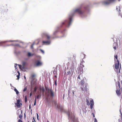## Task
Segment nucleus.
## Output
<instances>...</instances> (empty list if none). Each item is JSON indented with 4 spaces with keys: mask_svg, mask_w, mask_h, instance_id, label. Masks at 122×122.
<instances>
[{
    "mask_svg": "<svg viewBox=\"0 0 122 122\" xmlns=\"http://www.w3.org/2000/svg\"><path fill=\"white\" fill-rule=\"evenodd\" d=\"M33 55V54H31L30 52H29L27 53V56L28 57H29L31 56H32Z\"/></svg>",
    "mask_w": 122,
    "mask_h": 122,
    "instance_id": "19",
    "label": "nucleus"
},
{
    "mask_svg": "<svg viewBox=\"0 0 122 122\" xmlns=\"http://www.w3.org/2000/svg\"><path fill=\"white\" fill-rule=\"evenodd\" d=\"M46 100L47 101H48V97L46 98Z\"/></svg>",
    "mask_w": 122,
    "mask_h": 122,
    "instance_id": "50",
    "label": "nucleus"
},
{
    "mask_svg": "<svg viewBox=\"0 0 122 122\" xmlns=\"http://www.w3.org/2000/svg\"><path fill=\"white\" fill-rule=\"evenodd\" d=\"M33 119H34V120L35 121V119H34V118H33Z\"/></svg>",
    "mask_w": 122,
    "mask_h": 122,
    "instance_id": "59",
    "label": "nucleus"
},
{
    "mask_svg": "<svg viewBox=\"0 0 122 122\" xmlns=\"http://www.w3.org/2000/svg\"><path fill=\"white\" fill-rule=\"evenodd\" d=\"M115 0H106V1L103 2V3L104 4L108 5L111 2L114 1Z\"/></svg>",
    "mask_w": 122,
    "mask_h": 122,
    "instance_id": "5",
    "label": "nucleus"
},
{
    "mask_svg": "<svg viewBox=\"0 0 122 122\" xmlns=\"http://www.w3.org/2000/svg\"><path fill=\"white\" fill-rule=\"evenodd\" d=\"M75 12H76L78 13L79 14H81L83 13L82 11H81V9L80 8L76 9L75 10Z\"/></svg>",
    "mask_w": 122,
    "mask_h": 122,
    "instance_id": "8",
    "label": "nucleus"
},
{
    "mask_svg": "<svg viewBox=\"0 0 122 122\" xmlns=\"http://www.w3.org/2000/svg\"><path fill=\"white\" fill-rule=\"evenodd\" d=\"M121 83H122V80L121 81Z\"/></svg>",
    "mask_w": 122,
    "mask_h": 122,
    "instance_id": "60",
    "label": "nucleus"
},
{
    "mask_svg": "<svg viewBox=\"0 0 122 122\" xmlns=\"http://www.w3.org/2000/svg\"><path fill=\"white\" fill-rule=\"evenodd\" d=\"M20 99H18L17 100V103H18L19 104H20L21 105H22V104L21 103H20Z\"/></svg>",
    "mask_w": 122,
    "mask_h": 122,
    "instance_id": "22",
    "label": "nucleus"
},
{
    "mask_svg": "<svg viewBox=\"0 0 122 122\" xmlns=\"http://www.w3.org/2000/svg\"><path fill=\"white\" fill-rule=\"evenodd\" d=\"M24 78L25 79H26V77L25 76H24Z\"/></svg>",
    "mask_w": 122,
    "mask_h": 122,
    "instance_id": "57",
    "label": "nucleus"
},
{
    "mask_svg": "<svg viewBox=\"0 0 122 122\" xmlns=\"http://www.w3.org/2000/svg\"><path fill=\"white\" fill-rule=\"evenodd\" d=\"M84 62H84V61H83V60H82V61L81 62V63L83 64V63H84Z\"/></svg>",
    "mask_w": 122,
    "mask_h": 122,
    "instance_id": "41",
    "label": "nucleus"
},
{
    "mask_svg": "<svg viewBox=\"0 0 122 122\" xmlns=\"http://www.w3.org/2000/svg\"><path fill=\"white\" fill-rule=\"evenodd\" d=\"M116 93H117V95L118 96H119L121 94V91L120 90H117L116 91Z\"/></svg>",
    "mask_w": 122,
    "mask_h": 122,
    "instance_id": "13",
    "label": "nucleus"
},
{
    "mask_svg": "<svg viewBox=\"0 0 122 122\" xmlns=\"http://www.w3.org/2000/svg\"><path fill=\"white\" fill-rule=\"evenodd\" d=\"M120 69H121V67H120V68L119 69V73H120Z\"/></svg>",
    "mask_w": 122,
    "mask_h": 122,
    "instance_id": "49",
    "label": "nucleus"
},
{
    "mask_svg": "<svg viewBox=\"0 0 122 122\" xmlns=\"http://www.w3.org/2000/svg\"><path fill=\"white\" fill-rule=\"evenodd\" d=\"M18 74H20L19 71H18Z\"/></svg>",
    "mask_w": 122,
    "mask_h": 122,
    "instance_id": "56",
    "label": "nucleus"
},
{
    "mask_svg": "<svg viewBox=\"0 0 122 122\" xmlns=\"http://www.w3.org/2000/svg\"><path fill=\"white\" fill-rule=\"evenodd\" d=\"M37 87L36 86L35 87L34 89V92H36L37 89Z\"/></svg>",
    "mask_w": 122,
    "mask_h": 122,
    "instance_id": "27",
    "label": "nucleus"
},
{
    "mask_svg": "<svg viewBox=\"0 0 122 122\" xmlns=\"http://www.w3.org/2000/svg\"><path fill=\"white\" fill-rule=\"evenodd\" d=\"M84 57H85V55H84Z\"/></svg>",
    "mask_w": 122,
    "mask_h": 122,
    "instance_id": "58",
    "label": "nucleus"
},
{
    "mask_svg": "<svg viewBox=\"0 0 122 122\" xmlns=\"http://www.w3.org/2000/svg\"><path fill=\"white\" fill-rule=\"evenodd\" d=\"M34 44H35V43L34 42L33 43V44L31 45V48H33V46L34 45Z\"/></svg>",
    "mask_w": 122,
    "mask_h": 122,
    "instance_id": "34",
    "label": "nucleus"
},
{
    "mask_svg": "<svg viewBox=\"0 0 122 122\" xmlns=\"http://www.w3.org/2000/svg\"><path fill=\"white\" fill-rule=\"evenodd\" d=\"M26 89H27L26 87L24 88V90H23V92H24L25 91H26Z\"/></svg>",
    "mask_w": 122,
    "mask_h": 122,
    "instance_id": "29",
    "label": "nucleus"
},
{
    "mask_svg": "<svg viewBox=\"0 0 122 122\" xmlns=\"http://www.w3.org/2000/svg\"><path fill=\"white\" fill-rule=\"evenodd\" d=\"M15 105H16L18 107H20V106L21 105L20 104H19L17 103H15Z\"/></svg>",
    "mask_w": 122,
    "mask_h": 122,
    "instance_id": "18",
    "label": "nucleus"
},
{
    "mask_svg": "<svg viewBox=\"0 0 122 122\" xmlns=\"http://www.w3.org/2000/svg\"><path fill=\"white\" fill-rule=\"evenodd\" d=\"M72 19V17L71 16L69 18V20L65 21L64 22L62 23V24L64 25L65 24L66 26H70L71 22Z\"/></svg>",
    "mask_w": 122,
    "mask_h": 122,
    "instance_id": "1",
    "label": "nucleus"
},
{
    "mask_svg": "<svg viewBox=\"0 0 122 122\" xmlns=\"http://www.w3.org/2000/svg\"><path fill=\"white\" fill-rule=\"evenodd\" d=\"M53 102L54 104H57V101L56 102L55 101H53Z\"/></svg>",
    "mask_w": 122,
    "mask_h": 122,
    "instance_id": "33",
    "label": "nucleus"
},
{
    "mask_svg": "<svg viewBox=\"0 0 122 122\" xmlns=\"http://www.w3.org/2000/svg\"><path fill=\"white\" fill-rule=\"evenodd\" d=\"M42 43L44 44H46L47 45L49 44L50 43V41H42Z\"/></svg>",
    "mask_w": 122,
    "mask_h": 122,
    "instance_id": "14",
    "label": "nucleus"
},
{
    "mask_svg": "<svg viewBox=\"0 0 122 122\" xmlns=\"http://www.w3.org/2000/svg\"><path fill=\"white\" fill-rule=\"evenodd\" d=\"M94 122H97V121L96 118H95Z\"/></svg>",
    "mask_w": 122,
    "mask_h": 122,
    "instance_id": "40",
    "label": "nucleus"
},
{
    "mask_svg": "<svg viewBox=\"0 0 122 122\" xmlns=\"http://www.w3.org/2000/svg\"><path fill=\"white\" fill-rule=\"evenodd\" d=\"M19 68H21L20 66H21L20 65H19Z\"/></svg>",
    "mask_w": 122,
    "mask_h": 122,
    "instance_id": "52",
    "label": "nucleus"
},
{
    "mask_svg": "<svg viewBox=\"0 0 122 122\" xmlns=\"http://www.w3.org/2000/svg\"><path fill=\"white\" fill-rule=\"evenodd\" d=\"M18 122H22V121L21 119H19L18 120Z\"/></svg>",
    "mask_w": 122,
    "mask_h": 122,
    "instance_id": "39",
    "label": "nucleus"
},
{
    "mask_svg": "<svg viewBox=\"0 0 122 122\" xmlns=\"http://www.w3.org/2000/svg\"><path fill=\"white\" fill-rule=\"evenodd\" d=\"M36 114H37V119L38 120V114L37 113Z\"/></svg>",
    "mask_w": 122,
    "mask_h": 122,
    "instance_id": "44",
    "label": "nucleus"
},
{
    "mask_svg": "<svg viewBox=\"0 0 122 122\" xmlns=\"http://www.w3.org/2000/svg\"><path fill=\"white\" fill-rule=\"evenodd\" d=\"M68 116L69 118H70L73 122H78L77 119H76L74 115L71 116L70 115L68 114Z\"/></svg>",
    "mask_w": 122,
    "mask_h": 122,
    "instance_id": "3",
    "label": "nucleus"
},
{
    "mask_svg": "<svg viewBox=\"0 0 122 122\" xmlns=\"http://www.w3.org/2000/svg\"><path fill=\"white\" fill-rule=\"evenodd\" d=\"M79 66L83 67H84V66L83 65V64L81 63L80 64V65Z\"/></svg>",
    "mask_w": 122,
    "mask_h": 122,
    "instance_id": "23",
    "label": "nucleus"
},
{
    "mask_svg": "<svg viewBox=\"0 0 122 122\" xmlns=\"http://www.w3.org/2000/svg\"><path fill=\"white\" fill-rule=\"evenodd\" d=\"M117 84L118 85V86H119V87L120 88V83L119 82H118L116 84Z\"/></svg>",
    "mask_w": 122,
    "mask_h": 122,
    "instance_id": "28",
    "label": "nucleus"
},
{
    "mask_svg": "<svg viewBox=\"0 0 122 122\" xmlns=\"http://www.w3.org/2000/svg\"><path fill=\"white\" fill-rule=\"evenodd\" d=\"M41 51L43 53H44V51L43 50H41Z\"/></svg>",
    "mask_w": 122,
    "mask_h": 122,
    "instance_id": "46",
    "label": "nucleus"
},
{
    "mask_svg": "<svg viewBox=\"0 0 122 122\" xmlns=\"http://www.w3.org/2000/svg\"><path fill=\"white\" fill-rule=\"evenodd\" d=\"M119 62L118 60H117V62L115 63V68L116 69L115 71L116 72H118L119 68Z\"/></svg>",
    "mask_w": 122,
    "mask_h": 122,
    "instance_id": "2",
    "label": "nucleus"
},
{
    "mask_svg": "<svg viewBox=\"0 0 122 122\" xmlns=\"http://www.w3.org/2000/svg\"><path fill=\"white\" fill-rule=\"evenodd\" d=\"M78 79H80V75L78 76Z\"/></svg>",
    "mask_w": 122,
    "mask_h": 122,
    "instance_id": "42",
    "label": "nucleus"
},
{
    "mask_svg": "<svg viewBox=\"0 0 122 122\" xmlns=\"http://www.w3.org/2000/svg\"><path fill=\"white\" fill-rule=\"evenodd\" d=\"M92 114H93V117H95V115H94V114L93 113H92Z\"/></svg>",
    "mask_w": 122,
    "mask_h": 122,
    "instance_id": "54",
    "label": "nucleus"
},
{
    "mask_svg": "<svg viewBox=\"0 0 122 122\" xmlns=\"http://www.w3.org/2000/svg\"><path fill=\"white\" fill-rule=\"evenodd\" d=\"M87 85L86 84L85 85V87H84V90L83 87H81V89L82 91H84V92H87L89 90V89L87 88Z\"/></svg>",
    "mask_w": 122,
    "mask_h": 122,
    "instance_id": "6",
    "label": "nucleus"
},
{
    "mask_svg": "<svg viewBox=\"0 0 122 122\" xmlns=\"http://www.w3.org/2000/svg\"><path fill=\"white\" fill-rule=\"evenodd\" d=\"M26 64V62H22V66L23 69H24Z\"/></svg>",
    "mask_w": 122,
    "mask_h": 122,
    "instance_id": "17",
    "label": "nucleus"
},
{
    "mask_svg": "<svg viewBox=\"0 0 122 122\" xmlns=\"http://www.w3.org/2000/svg\"><path fill=\"white\" fill-rule=\"evenodd\" d=\"M17 65L16 64H15V69H17Z\"/></svg>",
    "mask_w": 122,
    "mask_h": 122,
    "instance_id": "30",
    "label": "nucleus"
},
{
    "mask_svg": "<svg viewBox=\"0 0 122 122\" xmlns=\"http://www.w3.org/2000/svg\"><path fill=\"white\" fill-rule=\"evenodd\" d=\"M70 90H68V95H69L70 94Z\"/></svg>",
    "mask_w": 122,
    "mask_h": 122,
    "instance_id": "43",
    "label": "nucleus"
},
{
    "mask_svg": "<svg viewBox=\"0 0 122 122\" xmlns=\"http://www.w3.org/2000/svg\"><path fill=\"white\" fill-rule=\"evenodd\" d=\"M48 93L50 95V97H53L54 94L52 90L51 89H48Z\"/></svg>",
    "mask_w": 122,
    "mask_h": 122,
    "instance_id": "4",
    "label": "nucleus"
},
{
    "mask_svg": "<svg viewBox=\"0 0 122 122\" xmlns=\"http://www.w3.org/2000/svg\"><path fill=\"white\" fill-rule=\"evenodd\" d=\"M36 99H35V102H34V106H35L36 105Z\"/></svg>",
    "mask_w": 122,
    "mask_h": 122,
    "instance_id": "36",
    "label": "nucleus"
},
{
    "mask_svg": "<svg viewBox=\"0 0 122 122\" xmlns=\"http://www.w3.org/2000/svg\"><path fill=\"white\" fill-rule=\"evenodd\" d=\"M29 109H30V105L29 107Z\"/></svg>",
    "mask_w": 122,
    "mask_h": 122,
    "instance_id": "55",
    "label": "nucleus"
},
{
    "mask_svg": "<svg viewBox=\"0 0 122 122\" xmlns=\"http://www.w3.org/2000/svg\"><path fill=\"white\" fill-rule=\"evenodd\" d=\"M83 68L82 67L79 66L77 68L78 70L80 72V74H82L83 73Z\"/></svg>",
    "mask_w": 122,
    "mask_h": 122,
    "instance_id": "9",
    "label": "nucleus"
},
{
    "mask_svg": "<svg viewBox=\"0 0 122 122\" xmlns=\"http://www.w3.org/2000/svg\"><path fill=\"white\" fill-rule=\"evenodd\" d=\"M32 95V93L31 92L30 93V96L31 97V96Z\"/></svg>",
    "mask_w": 122,
    "mask_h": 122,
    "instance_id": "48",
    "label": "nucleus"
},
{
    "mask_svg": "<svg viewBox=\"0 0 122 122\" xmlns=\"http://www.w3.org/2000/svg\"><path fill=\"white\" fill-rule=\"evenodd\" d=\"M35 74H31V79L33 80H34L35 79Z\"/></svg>",
    "mask_w": 122,
    "mask_h": 122,
    "instance_id": "16",
    "label": "nucleus"
},
{
    "mask_svg": "<svg viewBox=\"0 0 122 122\" xmlns=\"http://www.w3.org/2000/svg\"><path fill=\"white\" fill-rule=\"evenodd\" d=\"M94 104V102L92 100H91L90 102V108L92 109L93 108V105Z\"/></svg>",
    "mask_w": 122,
    "mask_h": 122,
    "instance_id": "12",
    "label": "nucleus"
},
{
    "mask_svg": "<svg viewBox=\"0 0 122 122\" xmlns=\"http://www.w3.org/2000/svg\"><path fill=\"white\" fill-rule=\"evenodd\" d=\"M71 73V72L70 71H68L67 72V75H70Z\"/></svg>",
    "mask_w": 122,
    "mask_h": 122,
    "instance_id": "37",
    "label": "nucleus"
},
{
    "mask_svg": "<svg viewBox=\"0 0 122 122\" xmlns=\"http://www.w3.org/2000/svg\"><path fill=\"white\" fill-rule=\"evenodd\" d=\"M28 122H29V121H28Z\"/></svg>",
    "mask_w": 122,
    "mask_h": 122,
    "instance_id": "63",
    "label": "nucleus"
},
{
    "mask_svg": "<svg viewBox=\"0 0 122 122\" xmlns=\"http://www.w3.org/2000/svg\"><path fill=\"white\" fill-rule=\"evenodd\" d=\"M57 107L58 108H59V106L58 105L57 106Z\"/></svg>",
    "mask_w": 122,
    "mask_h": 122,
    "instance_id": "51",
    "label": "nucleus"
},
{
    "mask_svg": "<svg viewBox=\"0 0 122 122\" xmlns=\"http://www.w3.org/2000/svg\"><path fill=\"white\" fill-rule=\"evenodd\" d=\"M42 65V63L39 61H38L36 64V65L37 66H40Z\"/></svg>",
    "mask_w": 122,
    "mask_h": 122,
    "instance_id": "11",
    "label": "nucleus"
},
{
    "mask_svg": "<svg viewBox=\"0 0 122 122\" xmlns=\"http://www.w3.org/2000/svg\"><path fill=\"white\" fill-rule=\"evenodd\" d=\"M55 77V78H57V76H56V75H55V76H54Z\"/></svg>",
    "mask_w": 122,
    "mask_h": 122,
    "instance_id": "53",
    "label": "nucleus"
},
{
    "mask_svg": "<svg viewBox=\"0 0 122 122\" xmlns=\"http://www.w3.org/2000/svg\"><path fill=\"white\" fill-rule=\"evenodd\" d=\"M39 97H40V96L39 95H37L36 98L37 99H38L39 98Z\"/></svg>",
    "mask_w": 122,
    "mask_h": 122,
    "instance_id": "31",
    "label": "nucleus"
},
{
    "mask_svg": "<svg viewBox=\"0 0 122 122\" xmlns=\"http://www.w3.org/2000/svg\"><path fill=\"white\" fill-rule=\"evenodd\" d=\"M20 74H19L17 75L16 76L17 77V78L16 79H17L18 80L20 78Z\"/></svg>",
    "mask_w": 122,
    "mask_h": 122,
    "instance_id": "26",
    "label": "nucleus"
},
{
    "mask_svg": "<svg viewBox=\"0 0 122 122\" xmlns=\"http://www.w3.org/2000/svg\"><path fill=\"white\" fill-rule=\"evenodd\" d=\"M86 102L87 103V105H88L89 103V101L87 99H86Z\"/></svg>",
    "mask_w": 122,
    "mask_h": 122,
    "instance_id": "25",
    "label": "nucleus"
},
{
    "mask_svg": "<svg viewBox=\"0 0 122 122\" xmlns=\"http://www.w3.org/2000/svg\"><path fill=\"white\" fill-rule=\"evenodd\" d=\"M17 115H19V118L20 119H21L22 117V111H19V110H18L17 111Z\"/></svg>",
    "mask_w": 122,
    "mask_h": 122,
    "instance_id": "7",
    "label": "nucleus"
},
{
    "mask_svg": "<svg viewBox=\"0 0 122 122\" xmlns=\"http://www.w3.org/2000/svg\"><path fill=\"white\" fill-rule=\"evenodd\" d=\"M32 122H34L33 121H32Z\"/></svg>",
    "mask_w": 122,
    "mask_h": 122,
    "instance_id": "62",
    "label": "nucleus"
},
{
    "mask_svg": "<svg viewBox=\"0 0 122 122\" xmlns=\"http://www.w3.org/2000/svg\"><path fill=\"white\" fill-rule=\"evenodd\" d=\"M46 36L47 39H49L50 38V36L48 35H46Z\"/></svg>",
    "mask_w": 122,
    "mask_h": 122,
    "instance_id": "24",
    "label": "nucleus"
},
{
    "mask_svg": "<svg viewBox=\"0 0 122 122\" xmlns=\"http://www.w3.org/2000/svg\"><path fill=\"white\" fill-rule=\"evenodd\" d=\"M120 9L119 7L118 8L117 7V13L118 14H120Z\"/></svg>",
    "mask_w": 122,
    "mask_h": 122,
    "instance_id": "15",
    "label": "nucleus"
},
{
    "mask_svg": "<svg viewBox=\"0 0 122 122\" xmlns=\"http://www.w3.org/2000/svg\"><path fill=\"white\" fill-rule=\"evenodd\" d=\"M47 122H49V121H47Z\"/></svg>",
    "mask_w": 122,
    "mask_h": 122,
    "instance_id": "61",
    "label": "nucleus"
},
{
    "mask_svg": "<svg viewBox=\"0 0 122 122\" xmlns=\"http://www.w3.org/2000/svg\"><path fill=\"white\" fill-rule=\"evenodd\" d=\"M114 57H115V58L117 60H117H118L117 59V57H118L117 55H116V56H115Z\"/></svg>",
    "mask_w": 122,
    "mask_h": 122,
    "instance_id": "35",
    "label": "nucleus"
},
{
    "mask_svg": "<svg viewBox=\"0 0 122 122\" xmlns=\"http://www.w3.org/2000/svg\"><path fill=\"white\" fill-rule=\"evenodd\" d=\"M25 101L26 102L27 100V97L26 96H25Z\"/></svg>",
    "mask_w": 122,
    "mask_h": 122,
    "instance_id": "32",
    "label": "nucleus"
},
{
    "mask_svg": "<svg viewBox=\"0 0 122 122\" xmlns=\"http://www.w3.org/2000/svg\"><path fill=\"white\" fill-rule=\"evenodd\" d=\"M56 82H57V80H56L55 81V84L56 86L57 85Z\"/></svg>",
    "mask_w": 122,
    "mask_h": 122,
    "instance_id": "38",
    "label": "nucleus"
},
{
    "mask_svg": "<svg viewBox=\"0 0 122 122\" xmlns=\"http://www.w3.org/2000/svg\"><path fill=\"white\" fill-rule=\"evenodd\" d=\"M14 91L16 92V94H17L19 93V92L16 88L14 89Z\"/></svg>",
    "mask_w": 122,
    "mask_h": 122,
    "instance_id": "21",
    "label": "nucleus"
},
{
    "mask_svg": "<svg viewBox=\"0 0 122 122\" xmlns=\"http://www.w3.org/2000/svg\"><path fill=\"white\" fill-rule=\"evenodd\" d=\"M84 81L83 80H82L81 81V85H82L83 86L84 84Z\"/></svg>",
    "mask_w": 122,
    "mask_h": 122,
    "instance_id": "20",
    "label": "nucleus"
},
{
    "mask_svg": "<svg viewBox=\"0 0 122 122\" xmlns=\"http://www.w3.org/2000/svg\"><path fill=\"white\" fill-rule=\"evenodd\" d=\"M72 91V92L73 95V96L74 95V91L73 90V91Z\"/></svg>",
    "mask_w": 122,
    "mask_h": 122,
    "instance_id": "47",
    "label": "nucleus"
},
{
    "mask_svg": "<svg viewBox=\"0 0 122 122\" xmlns=\"http://www.w3.org/2000/svg\"><path fill=\"white\" fill-rule=\"evenodd\" d=\"M113 48L115 50H116V46H114L113 47Z\"/></svg>",
    "mask_w": 122,
    "mask_h": 122,
    "instance_id": "45",
    "label": "nucleus"
},
{
    "mask_svg": "<svg viewBox=\"0 0 122 122\" xmlns=\"http://www.w3.org/2000/svg\"><path fill=\"white\" fill-rule=\"evenodd\" d=\"M76 55H73V56H71L70 58V60L72 61H76Z\"/></svg>",
    "mask_w": 122,
    "mask_h": 122,
    "instance_id": "10",
    "label": "nucleus"
}]
</instances>
